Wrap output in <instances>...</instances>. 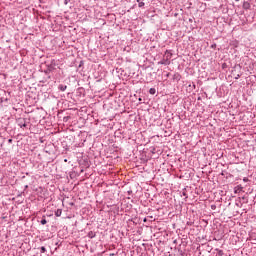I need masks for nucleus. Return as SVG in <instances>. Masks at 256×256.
<instances>
[{"mask_svg": "<svg viewBox=\"0 0 256 256\" xmlns=\"http://www.w3.org/2000/svg\"><path fill=\"white\" fill-rule=\"evenodd\" d=\"M59 89H60L61 91H65V90L67 89V86L60 85V86H59Z\"/></svg>", "mask_w": 256, "mask_h": 256, "instance_id": "f03ea898", "label": "nucleus"}, {"mask_svg": "<svg viewBox=\"0 0 256 256\" xmlns=\"http://www.w3.org/2000/svg\"><path fill=\"white\" fill-rule=\"evenodd\" d=\"M55 215H56V217H61V210H57Z\"/></svg>", "mask_w": 256, "mask_h": 256, "instance_id": "7ed1b4c3", "label": "nucleus"}, {"mask_svg": "<svg viewBox=\"0 0 256 256\" xmlns=\"http://www.w3.org/2000/svg\"><path fill=\"white\" fill-rule=\"evenodd\" d=\"M149 93H150V95H155V93H156L155 88H150Z\"/></svg>", "mask_w": 256, "mask_h": 256, "instance_id": "f257e3e1", "label": "nucleus"}, {"mask_svg": "<svg viewBox=\"0 0 256 256\" xmlns=\"http://www.w3.org/2000/svg\"><path fill=\"white\" fill-rule=\"evenodd\" d=\"M41 225H47V220L46 219H42L41 220Z\"/></svg>", "mask_w": 256, "mask_h": 256, "instance_id": "20e7f679", "label": "nucleus"}, {"mask_svg": "<svg viewBox=\"0 0 256 256\" xmlns=\"http://www.w3.org/2000/svg\"><path fill=\"white\" fill-rule=\"evenodd\" d=\"M145 6V2H139L138 7H144Z\"/></svg>", "mask_w": 256, "mask_h": 256, "instance_id": "39448f33", "label": "nucleus"}, {"mask_svg": "<svg viewBox=\"0 0 256 256\" xmlns=\"http://www.w3.org/2000/svg\"><path fill=\"white\" fill-rule=\"evenodd\" d=\"M240 75H237L236 79H239Z\"/></svg>", "mask_w": 256, "mask_h": 256, "instance_id": "6e6552de", "label": "nucleus"}, {"mask_svg": "<svg viewBox=\"0 0 256 256\" xmlns=\"http://www.w3.org/2000/svg\"><path fill=\"white\" fill-rule=\"evenodd\" d=\"M244 7L246 8V9H249V7H250V5H249V3H244Z\"/></svg>", "mask_w": 256, "mask_h": 256, "instance_id": "423d86ee", "label": "nucleus"}, {"mask_svg": "<svg viewBox=\"0 0 256 256\" xmlns=\"http://www.w3.org/2000/svg\"><path fill=\"white\" fill-rule=\"evenodd\" d=\"M41 250L43 251V253H45V247H42Z\"/></svg>", "mask_w": 256, "mask_h": 256, "instance_id": "0eeeda50", "label": "nucleus"}]
</instances>
